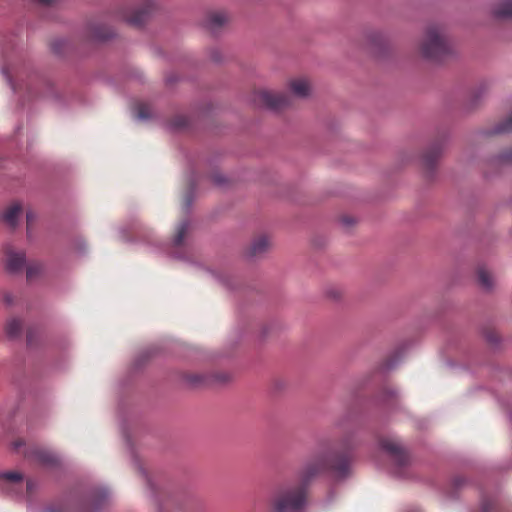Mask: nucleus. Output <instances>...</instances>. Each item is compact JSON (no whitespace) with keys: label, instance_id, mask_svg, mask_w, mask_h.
<instances>
[{"label":"nucleus","instance_id":"f257e3e1","mask_svg":"<svg viewBox=\"0 0 512 512\" xmlns=\"http://www.w3.org/2000/svg\"><path fill=\"white\" fill-rule=\"evenodd\" d=\"M329 469L336 479L345 478L350 471L347 455L328 452L315 463L307 465L300 473L296 484L285 488L277 497L275 512H303L306 506V490L311 479L320 471Z\"/></svg>","mask_w":512,"mask_h":512},{"label":"nucleus","instance_id":"f03ea898","mask_svg":"<svg viewBox=\"0 0 512 512\" xmlns=\"http://www.w3.org/2000/svg\"><path fill=\"white\" fill-rule=\"evenodd\" d=\"M452 53L446 34L437 25L427 27L421 43V54L429 61L438 62Z\"/></svg>","mask_w":512,"mask_h":512},{"label":"nucleus","instance_id":"7ed1b4c3","mask_svg":"<svg viewBox=\"0 0 512 512\" xmlns=\"http://www.w3.org/2000/svg\"><path fill=\"white\" fill-rule=\"evenodd\" d=\"M191 229V222L189 219L180 221L170 241L163 243L160 250L170 257L187 261L188 256V238Z\"/></svg>","mask_w":512,"mask_h":512},{"label":"nucleus","instance_id":"20e7f679","mask_svg":"<svg viewBox=\"0 0 512 512\" xmlns=\"http://www.w3.org/2000/svg\"><path fill=\"white\" fill-rule=\"evenodd\" d=\"M257 105L271 111H279L291 104V97L287 93L262 90L255 94Z\"/></svg>","mask_w":512,"mask_h":512},{"label":"nucleus","instance_id":"39448f33","mask_svg":"<svg viewBox=\"0 0 512 512\" xmlns=\"http://www.w3.org/2000/svg\"><path fill=\"white\" fill-rule=\"evenodd\" d=\"M110 490L106 486H97L90 489L83 500L82 510L85 512H99L109 501Z\"/></svg>","mask_w":512,"mask_h":512},{"label":"nucleus","instance_id":"423d86ee","mask_svg":"<svg viewBox=\"0 0 512 512\" xmlns=\"http://www.w3.org/2000/svg\"><path fill=\"white\" fill-rule=\"evenodd\" d=\"M381 448L390 455L396 465L405 466L408 463V454L401 440L396 436H388L380 440Z\"/></svg>","mask_w":512,"mask_h":512},{"label":"nucleus","instance_id":"0eeeda50","mask_svg":"<svg viewBox=\"0 0 512 512\" xmlns=\"http://www.w3.org/2000/svg\"><path fill=\"white\" fill-rule=\"evenodd\" d=\"M373 402L377 406L386 408L391 413H405L406 410L400 401L399 391L395 388H386L382 390Z\"/></svg>","mask_w":512,"mask_h":512},{"label":"nucleus","instance_id":"6e6552de","mask_svg":"<svg viewBox=\"0 0 512 512\" xmlns=\"http://www.w3.org/2000/svg\"><path fill=\"white\" fill-rule=\"evenodd\" d=\"M178 381L187 389H199L211 386L209 373L183 372L179 374Z\"/></svg>","mask_w":512,"mask_h":512},{"label":"nucleus","instance_id":"1a4fd4ad","mask_svg":"<svg viewBox=\"0 0 512 512\" xmlns=\"http://www.w3.org/2000/svg\"><path fill=\"white\" fill-rule=\"evenodd\" d=\"M23 474L18 471L0 472V492L16 493L23 486Z\"/></svg>","mask_w":512,"mask_h":512},{"label":"nucleus","instance_id":"9d476101","mask_svg":"<svg viewBox=\"0 0 512 512\" xmlns=\"http://www.w3.org/2000/svg\"><path fill=\"white\" fill-rule=\"evenodd\" d=\"M26 264V256L23 251H17L11 248L6 250V269L9 273H20Z\"/></svg>","mask_w":512,"mask_h":512},{"label":"nucleus","instance_id":"9b49d317","mask_svg":"<svg viewBox=\"0 0 512 512\" xmlns=\"http://www.w3.org/2000/svg\"><path fill=\"white\" fill-rule=\"evenodd\" d=\"M229 21V17L224 11H212L207 14L205 27L212 34H217Z\"/></svg>","mask_w":512,"mask_h":512},{"label":"nucleus","instance_id":"f8f14e48","mask_svg":"<svg viewBox=\"0 0 512 512\" xmlns=\"http://www.w3.org/2000/svg\"><path fill=\"white\" fill-rule=\"evenodd\" d=\"M271 243L267 236L261 235L254 239L246 252L249 259L262 257L269 250Z\"/></svg>","mask_w":512,"mask_h":512},{"label":"nucleus","instance_id":"ddd939ff","mask_svg":"<svg viewBox=\"0 0 512 512\" xmlns=\"http://www.w3.org/2000/svg\"><path fill=\"white\" fill-rule=\"evenodd\" d=\"M289 92L295 98L304 99L310 94V84L305 78L292 79L288 84Z\"/></svg>","mask_w":512,"mask_h":512},{"label":"nucleus","instance_id":"4468645a","mask_svg":"<svg viewBox=\"0 0 512 512\" xmlns=\"http://www.w3.org/2000/svg\"><path fill=\"white\" fill-rule=\"evenodd\" d=\"M31 456L43 466L53 467L59 463L58 456L47 449L37 448L32 451Z\"/></svg>","mask_w":512,"mask_h":512},{"label":"nucleus","instance_id":"2eb2a0df","mask_svg":"<svg viewBox=\"0 0 512 512\" xmlns=\"http://www.w3.org/2000/svg\"><path fill=\"white\" fill-rule=\"evenodd\" d=\"M23 321L18 317H10L6 320L4 331L5 335L10 340L21 338L23 333Z\"/></svg>","mask_w":512,"mask_h":512},{"label":"nucleus","instance_id":"dca6fc26","mask_svg":"<svg viewBox=\"0 0 512 512\" xmlns=\"http://www.w3.org/2000/svg\"><path fill=\"white\" fill-rule=\"evenodd\" d=\"M22 214V205L19 202H14L8 206L2 213V220L11 228H15L18 220Z\"/></svg>","mask_w":512,"mask_h":512},{"label":"nucleus","instance_id":"f3484780","mask_svg":"<svg viewBox=\"0 0 512 512\" xmlns=\"http://www.w3.org/2000/svg\"><path fill=\"white\" fill-rule=\"evenodd\" d=\"M442 146L439 144L431 146L423 155L422 161L423 165L428 169L432 170L437 162V159L440 157L442 153Z\"/></svg>","mask_w":512,"mask_h":512},{"label":"nucleus","instance_id":"a211bd4d","mask_svg":"<svg viewBox=\"0 0 512 512\" xmlns=\"http://www.w3.org/2000/svg\"><path fill=\"white\" fill-rule=\"evenodd\" d=\"M492 14L495 18L506 19L512 17V0H501L494 5Z\"/></svg>","mask_w":512,"mask_h":512},{"label":"nucleus","instance_id":"6ab92c4d","mask_svg":"<svg viewBox=\"0 0 512 512\" xmlns=\"http://www.w3.org/2000/svg\"><path fill=\"white\" fill-rule=\"evenodd\" d=\"M151 8L147 6L145 8L136 10L132 15L125 16V21L130 25L140 27L142 26L150 15Z\"/></svg>","mask_w":512,"mask_h":512},{"label":"nucleus","instance_id":"aec40b11","mask_svg":"<svg viewBox=\"0 0 512 512\" xmlns=\"http://www.w3.org/2000/svg\"><path fill=\"white\" fill-rule=\"evenodd\" d=\"M115 35L111 27L104 25H95L91 29V36L98 41H105Z\"/></svg>","mask_w":512,"mask_h":512},{"label":"nucleus","instance_id":"412c9836","mask_svg":"<svg viewBox=\"0 0 512 512\" xmlns=\"http://www.w3.org/2000/svg\"><path fill=\"white\" fill-rule=\"evenodd\" d=\"M134 117L138 121L147 122L154 118V113L149 105L141 103L137 105Z\"/></svg>","mask_w":512,"mask_h":512},{"label":"nucleus","instance_id":"4be33fe9","mask_svg":"<svg viewBox=\"0 0 512 512\" xmlns=\"http://www.w3.org/2000/svg\"><path fill=\"white\" fill-rule=\"evenodd\" d=\"M156 353V348L148 347L139 352L135 357L133 365L135 368H140L146 361H148Z\"/></svg>","mask_w":512,"mask_h":512},{"label":"nucleus","instance_id":"5701e85b","mask_svg":"<svg viewBox=\"0 0 512 512\" xmlns=\"http://www.w3.org/2000/svg\"><path fill=\"white\" fill-rule=\"evenodd\" d=\"M21 402H22V399L20 396L8 398L4 402L3 413L12 414V415L18 413L19 409H20Z\"/></svg>","mask_w":512,"mask_h":512},{"label":"nucleus","instance_id":"b1692460","mask_svg":"<svg viewBox=\"0 0 512 512\" xmlns=\"http://www.w3.org/2000/svg\"><path fill=\"white\" fill-rule=\"evenodd\" d=\"M211 377V386L225 385L232 380V375L228 372L220 371L209 373Z\"/></svg>","mask_w":512,"mask_h":512},{"label":"nucleus","instance_id":"393cba45","mask_svg":"<svg viewBox=\"0 0 512 512\" xmlns=\"http://www.w3.org/2000/svg\"><path fill=\"white\" fill-rule=\"evenodd\" d=\"M401 361V356L399 353H395L390 356L386 360H384L379 367V370L382 372H389L393 370Z\"/></svg>","mask_w":512,"mask_h":512},{"label":"nucleus","instance_id":"a878e982","mask_svg":"<svg viewBox=\"0 0 512 512\" xmlns=\"http://www.w3.org/2000/svg\"><path fill=\"white\" fill-rule=\"evenodd\" d=\"M478 281L483 289L490 290L493 286V281L489 272L484 269H479L477 272Z\"/></svg>","mask_w":512,"mask_h":512},{"label":"nucleus","instance_id":"bb28decb","mask_svg":"<svg viewBox=\"0 0 512 512\" xmlns=\"http://www.w3.org/2000/svg\"><path fill=\"white\" fill-rule=\"evenodd\" d=\"M131 407H132V403L130 402L129 399H127L125 397H119L116 400L115 412L118 414L131 413L132 412Z\"/></svg>","mask_w":512,"mask_h":512},{"label":"nucleus","instance_id":"cd10ccee","mask_svg":"<svg viewBox=\"0 0 512 512\" xmlns=\"http://www.w3.org/2000/svg\"><path fill=\"white\" fill-rule=\"evenodd\" d=\"M25 268H26V277L28 280L34 279L42 271V265L37 262L27 263Z\"/></svg>","mask_w":512,"mask_h":512},{"label":"nucleus","instance_id":"c85d7f7f","mask_svg":"<svg viewBox=\"0 0 512 512\" xmlns=\"http://www.w3.org/2000/svg\"><path fill=\"white\" fill-rule=\"evenodd\" d=\"M218 282L226 286L227 288H233L232 282H231V276L222 273V272H214V271H208Z\"/></svg>","mask_w":512,"mask_h":512},{"label":"nucleus","instance_id":"c756f323","mask_svg":"<svg viewBox=\"0 0 512 512\" xmlns=\"http://www.w3.org/2000/svg\"><path fill=\"white\" fill-rule=\"evenodd\" d=\"M512 131V118L506 119L495 126L493 132L497 134L507 133Z\"/></svg>","mask_w":512,"mask_h":512},{"label":"nucleus","instance_id":"7c9ffc66","mask_svg":"<svg viewBox=\"0 0 512 512\" xmlns=\"http://www.w3.org/2000/svg\"><path fill=\"white\" fill-rule=\"evenodd\" d=\"M211 180L218 187H223L228 182L227 178L220 173H214L211 176Z\"/></svg>","mask_w":512,"mask_h":512},{"label":"nucleus","instance_id":"2f4dec72","mask_svg":"<svg viewBox=\"0 0 512 512\" xmlns=\"http://www.w3.org/2000/svg\"><path fill=\"white\" fill-rule=\"evenodd\" d=\"M39 484L36 480L28 479L26 481V491L28 495H31L37 488Z\"/></svg>","mask_w":512,"mask_h":512},{"label":"nucleus","instance_id":"473e14b6","mask_svg":"<svg viewBox=\"0 0 512 512\" xmlns=\"http://www.w3.org/2000/svg\"><path fill=\"white\" fill-rule=\"evenodd\" d=\"M36 214L29 210L26 212V221H27V234L30 235V226L35 221Z\"/></svg>","mask_w":512,"mask_h":512},{"label":"nucleus","instance_id":"72a5a7b5","mask_svg":"<svg viewBox=\"0 0 512 512\" xmlns=\"http://www.w3.org/2000/svg\"><path fill=\"white\" fill-rule=\"evenodd\" d=\"M66 45L64 40H55L52 43V49L55 53L60 54L62 52V48Z\"/></svg>","mask_w":512,"mask_h":512},{"label":"nucleus","instance_id":"f704fd0d","mask_svg":"<svg viewBox=\"0 0 512 512\" xmlns=\"http://www.w3.org/2000/svg\"><path fill=\"white\" fill-rule=\"evenodd\" d=\"M286 386H287L286 382L284 380H281V379H276L273 382V388L276 391L283 390V389L286 388Z\"/></svg>","mask_w":512,"mask_h":512},{"label":"nucleus","instance_id":"c9c22d12","mask_svg":"<svg viewBox=\"0 0 512 512\" xmlns=\"http://www.w3.org/2000/svg\"><path fill=\"white\" fill-rule=\"evenodd\" d=\"M136 227V224H131L130 226L121 225L118 227V231L121 237H124L128 230L134 229Z\"/></svg>","mask_w":512,"mask_h":512},{"label":"nucleus","instance_id":"e433bc0d","mask_svg":"<svg viewBox=\"0 0 512 512\" xmlns=\"http://www.w3.org/2000/svg\"><path fill=\"white\" fill-rule=\"evenodd\" d=\"M192 202H193V195H192V191H190L186 197H185V203H184V208L185 210H189L191 205H192Z\"/></svg>","mask_w":512,"mask_h":512},{"label":"nucleus","instance_id":"4c0bfd02","mask_svg":"<svg viewBox=\"0 0 512 512\" xmlns=\"http://www.w3.org/2000/svg\"><path fill=\"white\" fill-rule=\"evenodd\" d=\"M75 245L79 253H83L86 250V243L82 239H77Z\"/></svg>","mask_w":512,"mask_h":512},{"label":"nucleus","instance_id":"58836bf2","mask_svg":"<svg viewBox=\"0 0 512 512\" xmlns=\"http://www.w3.org/2000/svg\"><path fill=\"white\" fill-rule=\"evenodd\" d=\"M3 302L6 305L11 306L14 303L13 295L11 293H5L3 295Z\"/></svg>","mask_w":512,"mask_h":512},{"label":"nucleus","instance_id":"ea45409f","mask_svg":"<svg viewBox=\"0 0 512 512\" xmlns=\"http://www.w3.org/2000/svg\"><path fill=\"white\" fill-rule=\"evenodd\" d=\"M2 73L4 74V76H5L6 80H7V82L10 84L11 88H12L13 90H15L14 84H13V82H12V78H11V76L9 75L8 70H7L6 68H3V69H2Z\"/></svg>","mask_w":512,"mask_h":512},{"label":"nucleus","instance_id":"a19ab883","mask_svg":"<svg viewBox=\"0 0 512 512\" xmlns=\"http://www.w3.org/2000/svg\"><path fill=\"white\" fill-rule=\"evenodd\" d=\"M341 222L345 226H351L354 224V220L351 217H343L341 219Z\"/></svg>","mask_w":512,"mask_h":512},{"label":"nucleus","instance_id":"79ce46f5","mask_svg":"<svg viewBox=\"0 0 512 512\" xmlns=\"http://www.w3.org/2000/svg\"><path fill=\"white\" fill-rule=\"evenodd\" d=\"M186 124H187L186 119L181 117V118L177 119L175 126L176 127H184Z\"/></svg>","mask_w":512,"mask_h":512},{"label":"nucleus","instance_id":"37998d69","mask_svg":"<svg viewBox=\"0 0 512 512\" xmlns=\"http://www.w3.org/2000/svg\"><path fill=\"white\" fill-rule=\"evenodd\" d=\"M481 509L483 512H490V507L488 505V502L486 500H482L481 502Z\"/></svg>","mask_w":512,"mask_h":512},{"label":"nucleus","instance_id":"c03bdc74","mask_svg":"<svg viewBox=\"0 0 512 512\" xmlns=\"http://www.w3.org/2000/svg\"><path fill=\"white\" fill-rule=\"evenodd\" d=\"M378 38H381V35L379 33L372 34L370 36V41L371 42H376Z\"/></svg>","mask_w":512,"mask_h":512},{"label":"nucleus","instance_id":"a18cd8bd","mask_svg":"<svg viewBox=\"0 0 512 512\" xmlns=\"http://www.w3.org/2000/svg\"><path fill=\"white\" fill-rule=\"evenodd\" d=\"M27 343L28 345H32V333L29 331L27 334Z\"/></svg>","mask_w":512,"mask_h":512},{"label":"nucleus","instance_id":"49530a36","mask_svg":"<svg viewBox=\"0 0 512 512\" xmlns=\"http://www.w3.org/2000/svg\"><path fill=\"white\" fill-rule=\"evenodd\" d=\"M44 512H61V511H58L54 507L49 506V507L45 508Z\"/></svg>","mask_w":512,"mask_h":512},{"label":"nucleus","instance_id":"de8ad7c7","mask_svg":"<svg viewBox=\"0 0 512 512\" xmlns=\"http://www.w3.org/2000/svg\"><path fill=\"white\" fill-rule=\"evenodd\" d=\"M21 445H22V443H20V442H14V443H13V448H14L15 450H17Z\"/></svg>","mask_w":512,"mask_h":512},{"label":"nucleus","instance_id":"09e8293b","mask_svg":"<svg viewBox=\"0 0 512 512\" xmlns=\"http://www.w3.org/2000/svg\"><path fill=\"white\" fill-rule=\"evenodd\" d=\"M502 157L505 158V159H511L512 155L511 154H504V155H502Z\"/></svg>","mask_w":512,"mask_h":512}]
</instances>
